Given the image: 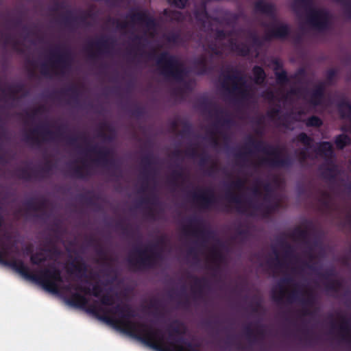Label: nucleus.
Returning <instances> with one entry per match:
<instances>
[{
    "instance_id": "nucleus-1",
    "label": "nucleus",
    "mask_w": 351,
    "mask_h": 351,
    "mask_svg": "<svg viewBox=\"0 0 351 351\" xmlns=\"http://www.w3.org/2000/svg\"><path fill=\"white\" fill-rule=\"evenodd\" d=\"M0 262L10 265L21 276L38 282L47 291L66 294L76 304L90 307L94 313L101 315L106 322L115 328L139 339L158 351H189V344L186 342L167 337L160 331L135 322L123 309L114 306L111 298H105L99 302L90 304V299L93 295L97 296V291L95 289L92 294L84 289L70 288L67 282L60 277L59 272L54 267H50L39 274H32L21 261L14 260L8 250L3 247L0 248Z\"/></svg>"
},
{
    "instance_id": "nucleus-2",
    "label": "nucleus",
    "mask_w": 351,
    "mask_h": 351,
    "mask_svg": "<svg viewBox=\"0 0 351 351\" xmlns=\"http://www.w3.org/2000/svg\"><path fill=\"white\" fill-rule=\"evenodd\" d=\"M348 141V138L346 136L341 135L337 138L335 143L338 147L343 148Z\"/></svg>"
},
{
    "instance_id": "nucleus-3",
    "label": "nucleus",
    "mask_w": 351,
    "mask_h": 351,
    "mask_svg": "<svg viewBox=\"0 0 351 351\" xmlns=\"http://www.w3.org/2000/svg\"><path fill=\"white\" fill-rule=\"evenodd\" d=\"M254 73L256 77V80L257 82L263 80L265 76L264 72L261 68L256 67L254 70Z\"/></svg>"
},
{
    "instance_id": "nucleus-4",
    "label": "nucleus",
    "mask_w": 351,
    "mask_h": 351,
    "mask_svg": "<svg viewBox=\"0 0 351 351\" xmlns=\"http://www.w3.org/2000/svg\"><path fill=\"white\" fill-rule=\"evenodd\" d=\"M43 253H39L38 254L33 255L31 258V260L33 263L38 264V263H40L41 261V260L43 259Z\"/></svg>"
},
{
    "instance_id": "nucleus-5",
    "label": "nucleus",
    "mask_w": 351,
    "mask_h": 351,
    "mask_svg": "<svg viewBox=\"0 0 351 351\" xmlns=\"http://www.w3.org/2000/svg\"><path fill=\"white\" fill-rule=\"evenodd\" d=\"M187 2V0H174V3L179 8L184 7Z\"/></svg>"
},
{
    "instance_id": "nucleus-6",
    "label": "nucleus",
    "mask_w": 351,
    "mask_h": 351,
    "mask_svg": "<svg viewBox=\"0 0 351 351\" xmlns=\"http://www.w3.org/2000/svg\"><path fill=\"white\" fill-rule=\"evenodd\" d=\"M320 121L318 119L314 118L311 121L312 125H319Z\"/></svg>"
},
{
    "instance_id": "nucleus-7",
    "label": "nucleus",
    "mask_w": 351,
    "mask_h": 351,
    "mask_svg": "<svg viewBox=\"0 0 351 351\" xmlns=\"http://www.w3.org/2000/svg\"><path fill=\"white\" fill-rule=\"evenodd\" d=\"M323 146V148L325 149H328L330 150L331 149V145L330 144L328 143H325L322 145Z\"/></svg>"
}]
</instances>
